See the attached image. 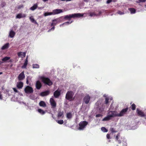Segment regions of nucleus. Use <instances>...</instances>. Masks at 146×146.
<instances>
[{
  "mask_svg": "<svg viewBox=\"0 0 146 146\" xmlns=\"http://www.w3.org/2000/svg\"><path fill=\"white\" fill-rule=\"evenodd\" d=\"M83 15L82 14L80 13H74L65 15L64 19L70 21L72 18H80L83 17Z\"/></svg>",
  "mask_w": 146,
  "mask_h": 146,
  "instance_id": "obj_1",
  "label": "nucleus"
},
{
  "mask_svg": "<svg viewBox=\"0 0 146 146\" xmlns=\"http://www.w3.org/2000/svg\"><path fill=\"white\" fill-rule=\"evenodd\" d=\"M40 79L45 84L49 86H51L52 84V82L48 78L44 76H41L40 78Z\"/></svg>",
  "mask_w": 146,
  "mask_h": 146,
  "instance_id": "obj_2",
  "label": "nucleus"
},
{
  "mask_svg": "<svg viewBox=\"0 0 146 146\" xmlns=\"http://www.w3.org/2000/svg\"><path fill=\"white\" fill-rule=\"evenodd\" d=\"M88 122L86 121H81L78 124L79 127L78 129L80 130H83L88 124Z\"/></svg>",
  "mask_w": 146,
  "mask_h": 146,
  "instance_id": "obj_3",
  "label": "nucleus"
},
{
  "mask_svg": "<svg viewBox=\"0 0 146 146\" xmlns=\"http://www.w3.org/2000/svg\"><path fill=\"white\" fill-rule=\"evenodd\" d=\"M74 95V92L71 91L67 92L66 96V98L68 100H71Z\"/></svg>",
  "mask_w": 146,
  "mask_h": 146,
  "instance_id": "obj_4",
  "label": "nucleus"
},
{
  "mask_svg": "<svg viewBox=\"0 0 146 146\" xmlns=\"http://www.w3.org/2000/svg\"><path fill=\"white\" fill-rule=\"evenodd\" d=\"M108 115L111 118L115 117H118V113L117 111H108Z\"/></svg>",
  "mask_w": 146,
  "mask_h": 146,
  "instance_id": "obj_5",
  "label": "nucleus"
},
{
  "mask_svg": "<svg viewBox=\"0 0 146 146\" xmlns=\"http://www.w3.org/2000/svg\"><path fill=\"white\" fill-rule=\"evenodd\" d=\"M24 91L26 94H30L32 93L34 91L32 88L29 86H27L24 89Z\"/></svg>",
  "mask_w": 146,
  "mask_h": 146,
  "instance_id": "obj_6",
  "label": "nucleus"
},
{
  "mask_svg": "<svg viewBox=\"0 0 146 146\" xmlns=\"http://www.w3.org/2000/svg\"><path fill=\"white\" fill-rule=\"evenodd\" d=\"M128 109V108L127 107L123 109L119 113H118V117H122L126 113Z\"/></svg>",
  "mask_w": 146,
  "mask_h": 146,
  "instance_id": "obj_7",
  "label": "nucleus"
},
{
  "mask_svg": "<svg viewBox=\"0 0 146 146\" xmlns=\"http://www.w3.org/2000/svg\"><path fill=\"white\" fill-rule=\"evenodd\" d=\"M90 99V97L88 94L86 95L83 98V101L85 103L87 104L89 103Z\"/></svg>",
  "mask_w": 146,
  "mask_h": 146,
  "instance_id": "obj_8",
  "label": "nucleus"
},
{
  "mask_svg": "<svg viewBox=\"0 0 146 146\" xmlns=\"http://www.w3.org/2000/svg\"><path fill=\"white\" fill-rule=\"evenodd\" d=\"M50 101L52 108H54L56 106V103L54 100L53 98H51Z\"/></svg>",
  "mask_w": 146,
  "mask_h": 146,
  "instance_id": "obj_9",
  "label": "nucleus"
},
{
  "mask_svg": "<svg viewBox=\"0 0 146 146\" xmlns=\"http://www.w3.org/2000/svg\"><path fill=\"white\" fill-rule=\"evenodd\" d=\"M60 19L59 18H58L53 20L50 26L51 27L54 26L58 23V22H60Z\"/></svg>",
  "mask_w": 146,
  "mask_h": 146,
  "instance_id": "obj_10",
  "label": "nucleus"
},
{
  "mask_svg": "<svg viewBox=\"0 0 146 146\" xmlns=\"http://www.w3.org/2000/svg\"><path fill=\"white\" fill-rule=\"evenodd\" d=\"M136 112L139 116L144 117L145 116L144 112L138 108L137 109Z\"/></svg>",
  "mask_w": 146,
  "mask_h": 146,
  "instance_id": "obj_11",
  "label": "nucleus"
},
{
  "mask_svg": "<svg viewBox=\"0 0 146 146\" xmlns=\"http://www.w3.org/2000/svg\"><path fill=\"white\" fill-rule=\"evenodd\" d=\"M50 94V92L48 90L43 92L40 93V95L42 96H44L48 95Z\"/></svg>",
  "mask_w": 146,
  "mask_h": 146,
  "instance_id": "obj_12",
  "label": "nucleus"
},
{
  "mask_svg": "<svg viewBox=\"0 0 146 146\" xmlns=\"http://www.w3.org/2000/svg\"><path fill=\"white\" fill-rule=\"evenodd\" d=\"M42 84L39 81H36V87L37 89L39 90L42 87Z\"/></svg>",
  "mask_w": 146,
  "mask_h": 146,
  "instance_id": "obj_13",
  "label": "nucleus"
},
{
  "mask_svg": "<svg viewBox=\"0 0 146 146\" xmlns=\"http://www.w3.org/2000/svg\"><path fill=\"white\" fill-rule=\"evenodd\" d=\"M61 93L60 91L58 90L55 91L54 93V96L55 98H58L60 95Z\"/></svg>",
  "mask_w": 146,
  "mask_h": 146,
  "instance_id": "obj_14",
  "label": "nucleus"
},
{
  "mask_svg": "<svg viewBox=\"0 0 146 146\" xmlns=\"http://www.w3.org/2000/svg\"><path fill=\"white\" fill-rule=\"evenodd\" d=\"M62 10L61 9H54L53 11V13L54 14H56L60 13L62 12Z\"/></svg>",
  "mask_w": 146,
  "mask_h": 146,
  "instance_id": "obj_15",
  "label": "nucleus"
},
{
  "mask_svg": "<svg viewBox=\"0 0 146 146\" xmlns=\"http://www.w3.org/2000/svg\"><path fill=\"white\" fill-rule=\"evenodd\" d=\"M120 137V133H118L115 137V141H117L118 142V143L119 144H120L121 143V140L119 139V137Z\"/></svg>",
  "mask_w": 146,
  "mask_h": 146,
  "instance_id": "obj_16",
  "label": "nucleus"
},
{
  "mask_svg": "<svg viewBox=\"0 0 146 146\" xmlns=\"http://www.w3.org/2000/svg\"><path fill=\"white\" fill-rule=\"evenodd\" d=\"M25 77L24 72H22L19 75V80H23Z\"/></svg>",
  "mask_w": 146,
  "mask_h": 146,
  "instance_id": "obj_17",
  "label": "nucleus"
},
{
  "mask_svg": "<svg viewBox=\"0 0 146 146\" xmlns=\"http://www.w3.org/2000/svg\"><path fill=\"white\" fill-rule=\"evenodd\" d=\"M64 116V112L58 110L57 115L58 118H59L61 117H63Z\"/></svg>",
  "mask_w": 146,
  "mask_h": 146,
  "instance_id": "obj_18",
  "label": "nucleus"
},
{
  "mask_svg": "<svg viewBox=\"0 0 146 146\" xmlns=\"http://www.w3.org/2000/svg\"><path fill=\"white\" fill-rule=\"evenodd\" d=\"M15 34V33L12 30H11L9 33V36L11 38H13L14 37Z\"/></svg>",
  "mask_w": 146,
  "mask_h": 146,
  "instance_id": "obj_19",
  "label": "nucleus"
},
{
  "mask_svg": "<svg viewBox=\"0 0 146 146\" xmlns=\"http://www.w3.org/2000/svg\"><path fill=\"white\" fill-rule=\"evenodd\" d=\"M26 53L25 52H19V57H21L22 58L25 57Z\"/></svg>",
  "mask_w": 146,
  "mask_h": 146,
  "instance_id": "obj_20",
  "label": "nucleus"
},
{
  "mask_svg": "<svg viewBox=\"0 0 146 146\" xmlns=\"http://www.w3.org/2000/svg\"><path fill=\"white\" fill-rule=\"evenodd\" d=\"M28 57H27L23 65L22 66V68H26L27 65L28 64Z\"/></svg>",
  "mask_w": 146,
  "mask_h": 146,
  "instance_id": "obj_21",
  "label": "nucleus"
},
{
  "mask_svg": "<svg viewBox=\"0 0 146 146\" xmlns=\"http://www.w3.org/2000/svg\"><path fill=\"white\" fill-rule=\"evenodd\" d=\"M37 7L38 4L36 3L32 7H31L30 8V9L32 11H34L37 9Z\"/></svg>",
  "mask_w": 146,
  "mask_h": 146,
  "instance_id": "obj_22",
  "label": "nucleus"
},
{
  "mask_svg": "<svg viewBox=\"0 0 146 146\" xmlns=\"http://www.w3.org/2000/svg\"><path fill=\"white\" fill-rule=\"evenodd\" d=\"M9 44L8 43H7L2 47L1 49L2 50H4L5 49L9 47Z\"/></svg>",
  "mask_w": 146,
  "mask_h": 146,
  "instance_id": "obj_23",
  "label": "nucleus"
},
{
  "mask_svg": "<svg viewBox=\"0 0 146 146\" xmlns=\"http://www.w3.org/2000/svg\"><path fill=\"white\" fill-rule=\"evenodd\" d=\"M39 105L40 106L43 107H45L46 106V103L43 101H41L39 103Z\"/></svg>",
  "mask_w": 146,
  "mask_h": 146,
  "instance_id": "obj_24",
  "label": "nucleus"
},
{
  "mask_svg": "<svg viewBox=\"0 0 146 146\" xmlns=\"http://www.w3.org/2000/svg\"><path fill=\"white\" fill-rule=\"evenodd\" d=\"M111 118L108 115H107V116L105 117L103 119L102 121H108L111 119Z\"/></svg>",
  "mask_w": 146,
  "mask_h": 146,
  "instance_id": "obj_25",
  "label": "nucleus"
},
{
  "mask_svg": "<svg viewBox=\"0 0 146 146\" xmlns=\"http://www.w3.org/2000/svg\"><path fill=\"white\" fill-rule=\"evenodd\" d=\"M128 9L131 14H134L136 12L135 9L133 8H129Z\"/></svg>",
  "mask_w": 146,
  "mask_h": 146,
  "instance_id": "obj_26",
  "label": "nucleus"
},
{
  "mask_svg": "<svg viewBox=\"0 0 146 146\" xmlns=\"http://www.w3.org/2000/svg\"><path fill=\"white\" fill-rule=\"evenodd\" d=\"M29 19L31 21L32 23H33L36 24H37V22L35 20L33 16L30 17L29 18Z\"/></svg>",
  "mask_w": 146,
  "mask_h": 146,
  "instance_id": "obj_27",
  "label": "nucleus"
},
{
  "mask_svg": "<svg viewBox=\"0 0 146 146\" xmlns=\"http://www.w3.org/2000/svg\"><path fill=\"white\" fill-rule=\"evenodd\" d=\"M26 17V15L23 13H19V19L24 18Z\"/></svg>",
  "mask_w": 146,
  "mask_h": 146,
  "instance_id": "obj_28",
  "label": "nucleus"
},
{
  "mask_svg": "<svg viewBox=\"0 0 146 146\" xmlns=\"http://www.w3.org/2000/svg\"><path fill=\"white\" fill-rule=\"evenodd\" d=\"M10 58V57H9L6 56L4 58H3L2 60L3 62H5L9 60Z\"/></svg>",
  "mask_w": 146,
  "mask_h": 146,
  "instance_id": "obj_29",
  "label": "nucleus"
},
{
  "mask_svg": "<svg viewBox=\"0 0 146 146\" xmlns=\"http://www.w3.org/2000/svg\"><path fill=\"white\" fill-rule=\"evenodd\" d=\"M38 112L42 115H44L45 113V112L44 110L40 109H38Z\"/></svg>",
  "mask_w": 146,
  "mask_h": 146,
  "instance_id": "obj_30",
  "label": "nucleus"
},
{
  "mask_svg": "<svg viewBox=\"0 0 146 146\" xmlns=\"http://www.w3.org/2000/svg\"><path fill=\"white\" fill-rule=\"evenodd\" d=\"M66 117L68 119H71L72 117V115L70 112L66 114Z\"/></svg>",
  "mask_w": 146,
  "mask_h": 146,
  "instance_id": "obj_31",
  "label": "nucleus"
},
{
  "mask_svg": "<svg viewBox=\"0 0 146 146\" xmlns=\"http://www.w3.org/2000/svg\"><path fill=\"white\" fill-rule=\"evenodd\" d=\"M33 68H39V66L37 64H33Z\"/></svg>",
  "mask_w": 146,
  "mask_h": 146,
  "instance_id": "obj_32",
  "label": "nucleus"
},
{
  "mask_svg": "<svg viewBox=\"0 0 146 146\" xmlns=\"http://www.w3.org/2000/svg\"><path fill=\"white\" fill-rule=\"evenodd\" d=\"M53 14V13L52 12H46L44 13V15L45 16H46L48 15H52Z\"/></svg>",
  "mask_w": 146,
  "mask_h": 146,
  "instance_id": "obj_33",
  "label": "nucleus"
},
{
  "mask_svg": "<svg viewBox=\"0 0 146 146\" xmlns=\"http://www.w3.org/2000/svg\"><path fill=\"white\" fill-rule=\"evenodd\" d=\"M131 109L133 110H134L136 108V105L134 104H133L131 106Z\"/></svg>",
  "mask_w": 146,
  "mask_h": 146,
  "instance_id": "obj_34",
  "label": "nucleus"
},
{
  "mask_svg": "<svg viewBox=\"0 0 146 146\" xmlns=\"http://www.w3.org/2000/svg\"><path fill=\"white\" fill-rule=\"evenodd\" d=\"M56 121L58 123L60 124H62L64 123V121L63 120H57Z\"/></svg>",
  "mask_w": 146,
  "mask_h": 146,
  "instance_id": "obj_35",
  "label": "nucleus"
},
{
  "mask_svg": "<svg viewBox=\"0 0 146 146\" xmlns=\"http://www.w3.org/2000/svg\"><path fill=\"white\" fill-rule=\"evenodd\" d=\"M99 111L100 112H102L104 110V106H102V107H100L99 108Z\"/></svg>",
  "mask_w": 146,
  "mask_h": 146,
  "instance_id": "obj_36",
  "label": "nucleus"
},
{
  "mask_svg": "<svg viewBox=\"0 0 146 146\" xmlns=\"http://www.w3.org/2000/svg\"><path fill=\"white\" fill-rule=\"evenodd\" d=\"M23 86V83L22 82H19V89L21 88Z\"/></svg>",
  "mask_w": 146,
  "mask_h": 146,
  "instance_id": "obj_37",
  "label": "nucleus"
},
{
  "mask_svg": "<svg viewBox=\"0 0 146 146\" xmlns=\"http://www.w3.org/2000/svg\"><path fill=\"white\" fill-rule=\"evenodd\" d=\"M101 130L102 131L104 132H106L108 131V130L104 127H103L101 128Z\"/></svg>",
  "mask_w": 146,
  "mask_h": 146,
  "instance_id": "obj_38",
  "label": "nucleus"
},
{
  "mask_svg": "<svg viewBox=\"0 0 146 146\" xmlns=\"http://www.w3.org/2000/svg\"><path fill=\"white\" fill-rule=\"evenodd\" d=\"M72 22H73V21H72L70 22L67 21V22H65L64 23H63L62 24V25H68L69 24H70Z\"/></svg>",
  "mask_w": 146,
  "mask_h": 146,
  "instance_id": "obj_39",
  "label": "nucleus"
},
{
  "mask_svg": "<svg viewBox=\"0 0 146 146\" xmlns=\"http://www.w3.org/2000/svg\"><path fill=\"white\" fill-rule=\"evenodd\" d=\"M109 98L108 97H106L105 98V104H107L109 102Z\"/></svg>",
  "mask_w": 146,
  "mask_h": 146,
  "instance_id": "obj_40",
  "label": "nucleus"
},
{
  "mask_svg": "<svg viewBox=\"0 0 146 146\" xmlns=\"http://www.w3.org/2000/svg\"><path fill=\"white\" fill-rule=\"evenodd\" d=\"M96 15V14L94 12H90V15L91 17L95 16Z\"/></svg>",
  "mask_w": 146,
  "mask_h": 146,
  "instance_id": "obj_41",
  "label": "nucleus"
},
{
  "mask_svg": "<svg viewBox=\"0 0 146 146\" xmlns=\"http://www.w3.org/2000/svg\"><path fill=\"white\" fill-rule=\"evenodd\" d=\"M111 131L113 133H115L117 132L116 131H115L114 130V129L113 128H111L110 129Z\"/></svg>",
  "mask_w": 146,
  "mask_h": 146,
  "instance_id": "obj_42",
  "label": "nucleus"
},
{
  "mask_svg": "<svg viewBox=\"0 0 146 146\" xmlns=\"http://www.w3.org/2000/svg\"><path fill=\"white\" fill-rule=\"evenodd\" d=\"M102 116V115L101 114H97L96 115V117H100Z\"/></svg>",
  "mask_w": 146,
  "mask_h": 146,
  "instance_id": "obj_43",
  "label": "nucleus"
},
{
  "mask_svg": "<svg viewBox=\"0 0 146 146\" xmlns=\"http://www.w3.org/2000/svg\"><path fill=\"white\" fill-rule=\"evenodd\" d=\"M117 13L118 14H120V15H122V14H124V13L120 11H119Z\"/></svg>",
  "mask_w": 146,
  "mask_h": 146,
  "instance_id": "obj_44",
  "label": "nucleus"
},
{
  "mask_svg": "<svg viewBox=\"0 0 146 146\" xmlns=\"http://www.w3.org/2000/svg\"><path fill=\"white\" fill-rule=\"evenodd\" d=\"M112 0H108L106 2L107 4H109L111 2H112Z\"/></svg>",
  "mask_w": 146,
  "mask_h": 146,
  "instance_id": "obj_45",
  "label": "nucleus"
},
{
  "mask_svg": "<svg viewBox=\"0 0 146 146\" xmlns=\"http://www.w3.org/2000/svg\"><path fill=\"white\" fill-rule=\"evenodd\" d=\"M106 137L108 139H110V135L109 134H107L106 135Z\"/></svg>",
  "mask_w": 146,
  "mask_h": 146,
  "instance_id": "obj_46",
  "label": "nucleus"
},
{
  "mask_svg": "<svg viewBox=\"0 0 146 146\" xmlns=\"http://www.w3.org/2000/svg\"><path fill=\"white\" fill-rule=\"evenodd\" d=\"M13 90L15 92H18L17 90L15 88H13Z\"/></svg>",
  "mask_w": 146,
  "mask_h": 146,
  "instance_id": "obj_47",
  "label": "nucleus"
},
{
  "mask_svg": "<svg viewBox=\"0 0 146 146\" xmlns=\"http://www.w3.org/2000/svg\"><path fill=\"white\" fill-rule=\"evenodd\" d=\"M146 0H139V1L140 2H145Z\"/></svg>",
  "mask_w": 146,
  "mask_h": 146,
  "instance_id": "obj_48",
  "label": "nucleus"
},
{
  "mask_svg": "<svg viewBox=\"0 0 146 146\" xmlns=\"http://www.w3.org/2000/svg\"><path fill=\"white\" fill-rule=\"evenodd\" d=\"M54 26H53V27L50 29V30H54Z\"/></svg>",
  "mask_w": 146,
  "mask_h": 146,
  "instance_id": "obj_49",
  "label": "nucleus"
},
{
  "mask_svg": "<svg viewBox=\"0 0 146 146\" xmlns=\"http://www.w3.org/2000/svg\"><path fill=\"white\" fill-rule=\"evenodd\" d=\"M3 97L2 95L0 93V100H2Z\"/></svg>",
  "mask_w": 146,
  "mask_h": 146,
  "instance_id": "obj_50",
  "label": "nucleus"
},
{
  "mask_svg": "<svg viewBox=\"0 0 146 146\" xmlns=\"http://www.w3.org/2000/svg\"><path fill=\"white\" fill-rule=\"evenodd\" d=\"M17 88H18V82L17 83Z\"/></svg>",
  "mask_w": 146,
  "mask_h": 146,
  "instance_id": "obj_51",
  "label": "nucleus"
},
{
  "mask_svg": "<svg viewBox=\"0 0 146 146\" xmlns=\"http://www.w3.org/2000/svg\"><path fill=\"white\" fill-rule=\"evenodd\" d=\"M16 17L17 18H18V14L17 15Z\"/></svg>",
  "mask_w": 146,
  "mask_h": 146,
  "instance_id": "obj_52",
  "label": "nucleus"
},
{
  "mask_svg": "<svg viewBox=\"0 0 146 146\" xmlns=\"http://www.w3.org/2000/svg\"><path fill=\"white\" fill-rule=\"evenodd\" d=\"M3 63V62L1 61L0 60V64H1L2 63Z\"/></svg>",
  "mask_w": 146,
  "mask_h": 146,
  "instance_id": "obj_53",
  "label": "nucleus"
},
{
  "mask_svg": "<svg viewBox=\"0 0 146 146\" xmlns=\"http://www.w3.org/2000/svg\"><path fill=\"white\" fill-rule=\"evenodd\" d=\"M68 0H61L62 1H67Z\"/></svg>",
  "mask_w": 146,
  "mask_h": 146,
  "instance_id": "obj_54",
  "label": "nucleus"
},
{
  "mask_svg": "<svg viewBox=\"0 0 146 146\" xmlns=\"http://www.w3.org/2000/svg\"><path fill=\"white\" fill-rule=\"evenodd\" d=\"M26 82H27V84H28V82H28V79H27Z\"/></svg>",
  "mask_w": 146,
  "mask_h": 146,
  "instance_id": "obj_55",
  "label": "nucleus"
},
{
  "mask_svg": "<svg viewBox=\"0 0 146 146\" xmlns=\"http://www.w3.org/2000/svg\"><path fill=\"white\" fill-rule=\"evenodd\" d=\"M48 0H43V1L44 2H46Z\"/></svg>",
  "mask_w": 146,
  "mask_h": 146,
  "instance_id": "obj_56",
  "label": "nucleus"
},
{
  "mask_svg": "<svg viewBox=\"0 0 146 146\" xmlns=\"http://www.w3.org/2000/svg\"><path fill=\"white\" fill-rule=\"evenodd\" d=\"M84 1L85 2H88V0H84Z\"/></svg>",
  "mask_w": 146,
  "mask_h": 146,
  "instance_id": "obj_57",
  "label": "nucleus"
},
{
  "mask_svg": "<svg viewBox=\"0 0 146 146\" xmlns=\"http://www.w3.org/2000/svg\"><path fill=\"white\" fill-rule=\"evenodd\" d=\"M96 1H97V2H99L100 1H101V0H96Z\"/></svg>",
  "mask_w": 146,
  "mask_h": 146,
  "instance_id": "obj_58",
  "label": "nucleus"
},
{
  "mask_svg": "<svg viewBox=\"0 0 146 146\" xmlns=\"http://www.w3.org/2000/svg\"><path fill=\"white\" fill-rule=\"evenodd\" d=\"M2 73H2V72H0V74H2Z\"/></svg>",
  "mask_w": 146,
  "mask_h": 146,
  "instance_id": "obj_59",
  "label": "nucleus"
},
{
  "mask_svg": "<svg viewBox=\"0 0 146 146\" xmlns=\"http://www.w3.org/2000/svg\"><path fill=\"white\" fill-rule=\"evenodd\" d=\"M17 55H18V52H17Z\"/></svg>",
  "mask_w": 146,
  "mask_h": 146,
  "instance_id": "obj_60",
  "label": "nucleus"
},
{
  "mask_svg": "<svg viewBox=\"0 0 146 146\" xmlns=\"http://www.w3.org/2000/svg\"><path fill=\"white\" fill-rule=\"evenodd\" d=\"M19 8H20V7L19 6Z\"/></svg>",
  "mask_w": 146,
  "mask_h": 146,
  "instance_id": "obj_61",
  "label": "nucleus"
},
{
  "mask_svg": "<svg viewBox=\"0 0 146 146\" xmlns=\"http://www.w3.org/2000/svg\"><path fill=\"white\" fill-rule=\"evenodd\" d=\"M40 8L38 7V9H40Z\"/></svg>",
  "mask_w": 146,
  "mask_h": 146,
  "instance_id": "obj_62",
  "label": "nucleus"
}]
</instances>
